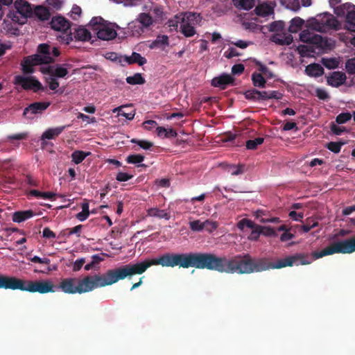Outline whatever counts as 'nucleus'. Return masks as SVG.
<instances>
[{"mask_svg": "<svg viewBox=\"0 0 355 355\" xmlns=\"http://www.w3.org/2000/svg\"><path fill=\"white\" fill-rule=\"evenodd\" d=\"M150 267L161 265L162 267L179 266L188 268L216 270L228 274H243V254H236L230 259L225 256L218 257L212 253H166L157 258L149 259Z\"/></svg>", "mask_w": 355, "mask_h": 355, "instance_id": "1", "label": "nucleus"}, {"mask_svg": "<svg viewBox=\"0 0 355 355\" xmlns=\"http://www.w3.org/2000/svg\"><path fill=\"white\" fill-rule=\"evenodd\" d=\"M355 252V235L352 237L334 243L320 252L315 251L309 254L297 253L279 259L276 263L270 262L266 258H253L250 254H243V274L259 272L269 269H279L293 265H309L313 260L335 253L351 254Z\"/></svg>", "mask_w": 355, "mask_h": 355, "instance_id": "2", "label": "nucleus"}, {"mask_svg": "<svg viewBox=\"0 0 355 355\" xmlns=\"http://www.w3.org/2000/svg\"><path fill=\"white\" fill-rule=\"evenodd\" d=\"M150 268L149 259L136 263H129L112 270H108L103 275H93L96 288L112 285L119 280L135 275L143 274Z\"/></svg>", "mask_w": 355, "mask_h": 355, "instance_id": "3", "label": "nucleus"}, {"mask_svg": "<svg viewBox=\"0 0 355 355\" xmlns=\"http://www.w3.org/2000/svg\"><path fill=\"white\" fill-rule=\"evenodd\" d=\"M0 288L20 290L29 293L45 294L54 293L55 286L49 280H24L13 276L0 275Z\"/></svg>", "mask_w": 355, "mask_h": 355, "instance_id": "4", "label": "nucleus"}, {"mask_svg": "<svg viewBox=\"0 0 355 355\" xmlns=\"http://www.w3.org/2000/svg\"><path fill=\"white\" fill-rule=\"evenodd\" d=\"M60 54L59 49L51 47L46 43L40 44L37 47L36 53L25 57L21 62V69L25 74H31L34 72V66L49 64L55 62V57Z\"/></svg>", "mask_w": 355, "mask_h": 355, "instance_id": "5", "label": "nucleus"}, {"mask_svg": "<svg viewBox=\"0 0 355 355\" xmlns=\"http://www.w3.org/2000/svg\"><path fill=\"white\" fill-rule=\"evenodd\" d=\"M58 288L64 293L75 294L88 293L96 288L93 275H87L82 279L77 278H65L61 280Z\"/></svg>", "mask_w": 355, "mask_h": 355, "instance_id": "6", "label": "nucleus"}, {"mask_svg": "<svg viewBox=\"0 0 355 355\" xmlns=\"http://www.w3.org/2000/svg\"><path fill=\"white\" fill-rule=\"evenodd\" d=\"M338 20L331 14L325 12L317 16L311 26L314 31L326 33L331 29H337Z\"/></svg>", "mask_w": 355, "mask_h": 355, "instance_id": "7", "label": "nucleus"}, {"mask_svg": "<svg viewBox=\"0 0 355 355\" xmlns=\"http://www.w3.org/2000/svg\"><path fill=\"white\" fill-rule=\"evenodd\" d=\"M15 6L16 11L13 12L10 11L8 16H9L12 21L22 24L25 22L26 18L32 14L31 5L26 1H19L15 3Z\"/></svg>", "mask_w": 355, "mask_h": 355, "instance_id": "8", "label": "nucleus"}, {"mask_svg": "<svg viewBox=\"0 0 355 355\" xmlns=\"http://www.w3.org/2000/svg\"><path fill=\"white\" fill-rule=\"evenodd\" d=\"M13 83L15 85L21 86L24 90H33L34 92L45 90L42 83L33 76H15Z\"/></svg>", "mask_w": 355, "mask_h": 355, "instance_id": "9", "label": "nucleus"}, {"mask_svg": "<svg viewBox=\"0 0 355 355\" xmlns=\"http://www.w3.org/2000/svg\"><path fill=\"white\" fill-rule=\"evenodd\" d=\"M300 40L302 42L314 44L320 49L326 47L327 43L326 39L309 30L302 31L300 34Z\"/></svg>", "mask_w": 355, "mask_h": 355, "instance_id": "10", "label": "nucleus"}, {"mask_svg": "<svg viewBox=\"0 0 355 355\" xmlns=\"http://www.w3.org/2000/svg\"><path fill=\"white\" fill-rule=\"evenodd\" d=\"M40 71L43 74L54 76L57 78H65L69 73L68 69L63 67V66L61 64L42 67L40 68Z\"/></svg>", "mask_w": 355, "mask_h": 355, "instance_id": "11", "label": "nucleus"}, {"mask_svg": "<svg viewBox=\"0 0 355 355\" xmlns=\"http://www.w3.org/2000/svg\"><path fill=\"white\" fill-rule=\"evenodd\" d=\"M94 29L97 31L96 35L98 38L101 40H111L117 35L115 28L110 25L104 24L101 27H96Z\"/></svg>", "mask_w": 355, "mask_h": 355, "instance_id": "12", "label": "nucleus"}, {"mask_svg": "<svg viewBox=\"0 0 355 355\" xmlns=\"http://www.w3.org/2000/svg\"><path fill=\"white\" fill-rule=\"evenodd\" d=\"M189 227L194 232H200L204 229H206L209 232H212L218 227V224L216 222H213L209 220H206L205 222L196 220L189 222Z\"/></svg>", "mask_w": 355, "mask_h": 355, "instance_id": "13", "label": "nucleus"}, {"mask_svg": "<svg viewBox=\"0 0 355 355\" xmlns=\"http://www.w3.org/2000/svg\"><path fill=\"white\" fill-rule=\"evenodd\" d=\"M51 105L50 102H35L26 107L23 114L28 116L31 114H41L46 110Z\"/></svg>", "mask_w": 355, "mask_h": 355, "instance_id": "14", "label": "nucleus"}, {"mask_svg": "<svg viewBox=\"0 0 355 355\" xmlns=\"http://www.w3.org/2000/svg\"><path fill=\"white\" fill-rule=\"evenodd\" d=\"M347 80V76L342 71H334L327 76V82L329 85L334 87H338L343 85Z\"/></svg>", "mask_w": 355, "mask_h": 355, "instance_id": "15", "label": "nucleus"}, {"mask_svg": "<svg viewBox=\"0 0 355 355\" xmlns=\"http://www.w3.org/2000/svg\"><path fill=\"white\" fill-rule=\"evenodd\" d=\"M50 26L55 31L67 32L70 28V22L64 17L58 16L51 19Z\"/></svg>", "mask_w": 355, "mask_h": 355, "instance_id": "16", "label": "nucleus"}, {"mask_svg": "<svg viewBox=\"0 0 355 355\" xmlns=\"http://www.w3.org/2000/svg\"><path fill=\"white\" fill-rule=\"evenodd\" d=\"M234 78L229 74L223 73L220 76L215 77L211 80V85L225 89L230 85H233Z\"/></svg>", "mask_w": 355, "mask_h": 355, "instance_id": "17", "label": "nucleus"}, {"mask_svg": "<svg viewBox=\"0 0 355 355\" xmlns=\"http://www.w3.org/2000/svg\"><path fill=\"white\" fill-rule=\"evenodd\" d=\"M34 215L35 213L31 209L18 211L13 214L12 219L13 222L19 223L32 218Z\"/></svg>", "mask_w": 355, "mask_h": 355, "instance_id": "18", "label": "nucleus"}, {"mask_svg": "<svg viewBox=\"0 0 355 355\" xmlns=\"http://www.w3.org/2000/svg\"><path fill=\"white\" fill-rule=\"evenodd\" d=\"M258 101L269 99H281L282 94L277 91H259L257 90Z\"/></svg>", "mask_w": 355, "mask_h": 355, "instance_id": "19", "label": "nucleus"}, {"mask_svg": "<svg viewBox=\"0 0 355 355\" xmlns=\"http://www.w3.org/2000/svg\"><path fill=\"white\" fill-rule=\"evenodd\" d=\"M305 72L309 76L320 77L324 73V69L319 64H311L306 67Z\"/></svg>", "mask_w": 355, "mask_h": 355, "instance_id": "20", "label": "nucleus"}, {"mask_svg": "<svg viewBox=\"0 0 355 355\" xmlns=\"http://www.w3.org/2000/svg\"><path fill=\"white\" fill-rule=\"evenodd\" d=\"M271 40L279 45H289L293 42L291 35L275 34L272 36Z\"/></svg>", "mask_w": 355, "mask_h": 355, "instance_id": "21", "label": "nucleus"}, {"mask_svg": "<svg viewBox=\"0 0 355 355\" xmlns=\"http://www.w3.org/2000/svg\"><path fill=\"white\" fill-rule=\"evenodd\" d=\"M65 126H60L55 128H49L46 130L42 135V140L53 139L60 135L64 130Z\"/></svg>", "mask_w": 355, "mask_h": 355, "instance_id": "22", "label": "nucleus"}, {"mask_svg": "<svg viewBox=\"0 0 355 355\" xmlns=\"http://www.w3.org/2000/svg\"><path fill=\"white\" fill-rule=\"evenodd\" d=\"M73 37L76 40L89 41L91 39V33L85 28L79 27L75 30Z\"/></svg>", "mask_w": 355, "mask_h": 355, "instance_id": "23", "label": "nucleus"}, {"mask_svg": "<svg viewBox=\"0 0 355 355\" xmlns=\"http://www.w3.org/2000/svg\"><path fill=\"white\" fill-rule=\"evenodd\" d=\"M128 28L130 32L131 35L134 37H138L141 35L145 30V28L138 22V21H137V19L130 22L128 24Z\"/></svg>", "mask_w": 355, "mask_h": 355, "instance_id": "24", "label": "nucleus"}, {"mask_svg": "<svg viewBox=\"0 0 355 355\" xmlns=\"http://www.w3.org/2000/svg\"><path fill=\"white\" fill-rule=\"evenodd\" d=\"M125 60L129 64L137 63L139 66H143L147 62L146 58L136 52H133L130 56H125Z\"/></svg>", "mask_w": 355, "mask_h": 355, "instance_id": "25", "label": "nucleus"}, {"mask_svg": "<svg viewBox=\"0 0 355 355\" xmlns=\"http://www.w3.org/2000/svg\"><path fill=\"white\" fill-rule=\"evenodd\" d=\"M34 13L35 16L41 21H45L50 18L51 12L45 6H38L35 8Z\"/></svg>", "mask_w": 355, "mask_h": 355, "instance_id": "26", "label": "nucleus"}, {"mask_svg": "<svg viewBox=\"0 0 355 355\" xmlns=\"http://www.w3.org/2000/svg\"><path fill=\"white\" fill-rule=\"evenodd\" d=\"M46 83L48 84L49 89L55 91V93L61 94L64 91V87L58 89L60 83L58 78L54 76H49V77L46 78Z\"/></svg>", "mask_w": 355, "mask_h": 355, "instance_id": "27", "label": "nucleus"}, {"mask_svg": "<svg viewBox=\"0 0 355 355\" xmlns=\"http://www.w3.org/2000/svg\"><path fill=\"white\" fill-rule=\"evenodd\" d=\"M157 135L159 137L173 138L177 136V132L173 128L166 129L164 127L158 126L156 128Z\"/></svg>", "mask_w": 355, "mask_h": 355, "instance_id": "28", "label": "nucleus"}, {"mask_svg": "<svg viewBox=\"0 0 355 355\" xmlns=\"http://www.w3.org/2000/svg\"><path fill=\"white\" fill-rule=\"evenodd\" d=\"M148 215L152 217H156L158 218H164L166 220H169L171 218L170 214L166 212L163 209H159L157 208H150L148 210Z\"/></svg>", "mask_w": 355, "mask_h": 355, "instance_id": "29", "label": "nucleus"}, {"mask_svg": "<svg viewBox=\"0 0 355 355\" xmlns=\"http://www.w3.org/2000/svg\"><path fill=\"white\" fill-rule=\"evenodd\" d=\"M168 45V37L167 35H158L157 38L150 44V48L154 49L156 47L164 48Z\"/></svg>", "mask_w": 355, "mask_h": 355, "instance_id": "30", "label": "nucleus"}, {"mask_svg": "<svg viewBox=\"0 0 355 355\" xmlns=\"http://www.w3.org/2000/svg\"><path fill=\"white\" fill-rule=\"evenodd\" d=\"M136 19L145 29L150 27L153 22L152 17L145 12L140 13Z\"/></svg>", "mask_w": 355, "mask_h": 355, "instance_id": "31", "label": "nucleus"}, {"mask_svg": "<svg viewBox=\"0 0 355 355\" xmlns=\"http://www.w3.org/2000/svg\"><path fill=\"white\" fill-rule=\"evenodd\" d=\"M304 22V20L299 17L293 18L291 21L288 28L289 32L293 33H297L301 29Z\"/></svg>", "mask_w": 355, "mask_h": 355, "instance_id": "32", "label": "nucleus"}, {"mask_svg": "<svg viewBox=\"0 0 355 355\" xmlns=\"http://www.w3.org/2000/svg\"><path fill=\"white\" fill-rule=\"evenodd\" d=\"M252 81L253 85L256 87L264 88L266 87V80L261 73H253L252 74Z\"/></svg>", "mask_w": 355, "mask_h": 355, "instance_id": "33", "label": "nucleus"}, {"mask_svg": "<svg viewBox=\"0 0 355 355\" xmlns=\"http://www.w3.org/2000/svg\"><path fill=\"white\" fill-rule=\"evenodd\" d=\"M348 8L349 10L347 12L346 21L349 25V28L355 31V6L352 5Z\"/></svg>", "mask_w": 355, "mask_h": 355, "instance_id": "34", "label": "nucleus"}, {"mask_svg": "<svg viewBox=\"0 0 355 355\" xmlns=\"http://www.w3.org/2000/svg\"><path fill=\"white\" fill-rule=\"evenodd\" d=\"M200 18V15L196 13L193 12H186L184 14L182 19V23H188L189 24H191L194 26L196 24L198 19Z\"/></svg>", "mask_w": 355, "mask_h": 355, "instance_id": "35", "label": "nucleus"}, {"mask_svg": "<svg viewBox=\"0 0 355 355\" xmlns=\"http://www.w3.org/2000/svg\"><path fill=\"white\" fill-rule=\"evenodd\" d=\"M234 6L240 9L248 10L254 5V0H233Z\"/></svg>", "mask_w": 355, "mask_h": 355, "instance_id": "36", "label": "nucleus"}, {"mask_svg": "<svg viewBox=\"0 0 355 355\" xmlns=\"http://www.w3.org/2000/svg\"><path fill=\"white\" fill-rule=\"evenodd\" d=\"M128 106H120L114 110V112H118V115L124 116L125 119L128 120H132L134 119L135 115V112L134 110L130 112H126L125 110V108H128Z\"/></svg>", "mask_w": 355, "mask_h": 355, "instance_id": "37", "label": "nucleus"}, {"mask_svg": "<svg viewBox=\"0 0 355 355\" xmlns=\"http://www.w3.org/2000/svg\"><path fill=\"white\" fill-rule=\"evenodd\" d=\"M182 33L185 37H191L195 35L196 30L194 28V26L191 24H189L188 23H180V26Z\"/></svg>", "mask_w": 355, "mask_h": 355, "instance_id": "38", "label": "nucleus"}, {"mask_svg": "<svg viewBox=\"0 0 355 355\" xmlns=\"http://www.w3.org/2000/svg\"><path fill=\"white\" fill-rule=\"evenodd\" d=\"M126 82L130 85H142L146 80L139 73H135L132 76L126 78Z\"/></svg>", "mask_w": 355, "mask_h": 355, "instance_id": "39", "label": "nucleus"}, {"mask_svg": "<svg viewBox=\"0 0 355 355\" xmlns=\"http://www.w3.org/2000/svg\"><path fill=\"white\" fill-rule=\"evenodd\" d=\"M245 171V166L244 164L239 165H230L227 168V172L232 175H238L243 174Z\"/></svg>", "mask_w": 355, "mask_h": 355, "instance_id": "40", "label": "nucleus"}, {"mask_svg": "<svg viewBox=\"0 0 355 355\" xmlns=\"http://www.w3.org/2000/svg\"><path fill=\"white\" fill-rule=\"evenodd\" d=\"M255 11L257 15L266 17L272 12V8L267 4H261L257 6Z\"/></svg>", "mask_w": 355, "mask_h": 355, "instance_id": "41", "label": "nucleus"}, {"mask_svg": "<svg viewBox=\"0 0 355 355\" xmlns=\"http://www.w3.org/2000/svg\"><path fill=\"white\" fill-rule=\"evenodd\" d=\"M89 154V153H86L82 150H75L71 154L72 161L76 164H78L81 163Z\"/></svg>", "mask_w": 355, "mask_h": 355, "instance_id": "42", "label": "nucleus"}, {"mask_svg": "<svg viewBox=\"0 0 355 355\" xmlns=\"http://www.w3.org/2000/svg\"><path fill=\"white\" fill-rule=\"evenodd\" d=\"M264 139L262 137H257L254 139H249L246 141V148L249 150H254L259 145L263 144Z\"/></svg>", "mask_w": 355, "mask_h": 355, "instance_id": "43", "label": "nucleus"}, {"mask_svg": "<svg viewBox=\"0 0 355 355\" xmlns=\"http://www.w3.org/2000/svg\"><path fill=\"white\" fill-rule=\"evenodd\" d=\"M281 3L293 11H297L300 8L299 0H281Z\"/></svg>", "mask_w": 355, "mask_h": 355, "instance_id": "44", "label": "nucleus"}, {"mask_svg": "<svg viewBox=\"0 0 355 355\" xmlns=\"http://www.w3.org/2000/svg\"><path fill=\"white\" fill-rule=\"evenodd\" d=\"M144 156L141 154L130 155L126 157L128 164H140L144 160Z\"/></svg>", "mask_w": 355, "mask_h": 355, "instance_id": "45", "label": "nucleus"}, {"mask_svg": "<svg viewBox=\"0 0 355 355\" xmlns=\"http://www.w3.org/2000/svg\"><path fill=\"white\" fill-rule=\"evenodd\" d=\"M89 215V205L88 203H83L82 205V211L79 212L76 215V218L80 221H84L86 220Z\"/></svg>", "mask_w": 355, "mask_h": 355, "instance_id": "46", "label": "nucleus"}, {"mask_svg": "<svg viewBox=\"0 0 355 355\" xmlns=\"http://www.w3.org/2000/svg\"><path fill=\"white\" fill-rule=\"evenodd\" d=\"M351 6L352 4L350 3L338 6L334 8V13L338 17L347 16V10H349L348 7Z\"/></svg>", "mask_w": 355, "mask_h": 355, "instance_id": "47", "label": "nucleus"}, {"mask_svg": "<svg viewBox=\"0 0 355 355\" xmlns=\"http://www.w3.org/2000/svg\"><path fill=\"white\" fill-rule=\"evenodd\" d=\"M131 142L133 144H137L138 146H140V148L144 149V150H148L151 147L153 146V143L149 141L146 140H139L137 139H132L131 140Z\"/></svg>", "mask_w": 355, "mask_h": 355, "instance_id": "48", "label": "nucleus"}, {"mask_svg": "<svg viewBox=\"0 0 355 355\" xmlns=\"http://www.w3.org/2000/svg\"><path fill=\"white\" fill-rule=\"evenodd\" d=\"M318 225V222L315 221L313 219L308 218L306 220L305 224L302 226V230L304 232H309L311 229L317 227Z\"/></svg>", "mask_w": 355, "mask_h": 355, "instance_id": "49", "label": "nucleus"}, {"mask_svg": "<svg viewBox=\"0 0 355 355\" xmlns=\"http://www.w3.org/2000/svg\"><path fill=\"white\" fill-rule=\"evenodd\" d=\"M284 28V23L282 21L272 22L269 26V31L271 32L282 31Z\"/></svg>", "mask_w": 355, "mask_h": 355, "instance_id": "50", "label": "nucleus"}, {"mask_svg": "<svg viewBox=\"0 0 355 355\" xmlns=\"http://www.w3.org/2000/svg\"><path fill=\"white\" fill-rule=\"evenodd\" d=\"M322 64L327 69H331L337 68L338 62L335 58H323Z\"/></svg>", "mask_w": 355, "mask_h": 355, "instance_id": "51", "label": "nucleus"}, {"mask_svg": "<svg viewBox=\"0 0 355 355\" xmlns=\"http://www.w3.org/2000/svg\"><path fill=\"white\" fill-rule=\"evenodd\" d=\"M352 118V114L349 112H343L339 114L336 118V121L338 124H343L349 121Z\"/></svg>", "mask_w": 355, "mask_h": 355, "instance_id": "52", "label": "nucleus"}, {"mask_svg": "<svg viewBox=\"0 0 355 355\" xmlns=\"http://www.w3.org/2000/svg\"><path fill=\"white\" fill-rule=\"evenodd\" d=\"M344 143L331 141L327 144V148L334 153H338L340 151L341 146Z\"/></svg>", "mask_w": 355, "mask_h": 355, "instance_id": "53", "label": "nucleus"}, {"mask_svg": "<svg viewBox=\"0 0 355 355\" xmlns=\"http://www.w3.org/2000/svg\"><path fill=\"white\" fill-rule=\"evenodd\" d=\"M252 230V231L249 236V239L250 240H254V241L258 240L260 234H261L262 226L256 225L255 227H254V228Z\"/></svg>", "mask_w": 355, "mask_h": 355, "instance_id": "54", "label": "nucleus"}, {"mask_svg": "<svg viewBox=\"0 0 355 355\" xmlns=\"http://www.w3.org/2000/svg\"><path fill=\"white\" fill-rule=\"evenodd\" d=\"M345 69L348 73L355 74V58L347 60Z\"/></svg>", "mask_w": 355, "mask_h": 355, "instance_id": "55", "label": "nucleus"}, {"mask_svg": "<svg viewBox=\"0 0 355 355\" xmlns=\"http://www.w3.org/2000/svg\"><path fill=\"white\" fill-rule=\"evenodd\" d=\"M245 98L248 100L258 101L257 89H252L244 93Z\"/></svg>", "mask_w": 355, "mask_h": 355, "instance_id": "56", "label": "nucleus"}, {"mask_svg": "<svg viewBox=\"0 0 355 355\" xmlns=\"http://www.w3.org/2000/svg\"><path fill=\"white\" fill-rule=\"evenodd\" d=\"M256 224L249 220V219H247V218H244L243 220H241L239 223H238V227L239 229H243L244 226H246L247 227L250 228V229H253L254 227H255Z\"/></svg>", "mask_w": 355, "mask_h": 355, "instance_id": "57", "label": "nucleus"}, {"mask_svg": "<svg viewBox=\"0 0 355 355\" xmlns=\"http://www.w3.org/2000/svg\"><path fill=\"white\" fill-rule=\"evenodd\" d=\"M315 96L320 100H327L330 98L327 92L322 88H318L315 90Z\"/></svg>", "mask_w": 355, "mask_h": 355, "instance_id": "58", "label": "nucleus"}, {"mask_svg": "<svg viewBox=\"0 0 355 355\" xmlns=\"http://www.w3.org/2000/svg\"><path fill=\"white\" fill-rule=\"evenodd\" d=\"M133 178L132 175H130L123 172H119L116 176V180L119 182H126Z\"/></svg>", "mask_w": 355, "mask_h": 355, "instance_id": "59", "label": "nucleus"}, {"mask_svg": "<svg viewBox=\"0 0 355 355\" xmlns=\"http://www.w3.org/2000/svg\"><path fill=\"white\" fill-rule=\"evenodd\" d=\"M81 12H82L81 8L78 6L74 5L72 7L70 17L73 19L76 20L80 16Z\"/></svg>", "mask_w": 355, "mask_h": 355, "instance_id": "60", "label": "nucleus"}, {"mask_svg": "<svg viewBox=\"0 0 355 355\" xmlns=\"http://www.w3.org/2000/svg\"><path fill=\"white\" fill-rule=\"evenodd\" d=\"M28 134L26 132H21L15 135H8L7 137L8 140H23L26 139Z\"/></svg>", "mask_w": 355, "mask_h": 355, "instance_id": "61", "label": "nucleus"}, {"mask_svg": "<svg viewBox=\"0 0 355 355\" xmlns=\"http://www.w3.org/2000/svg\"><path fill=\"white\" fill-rule=\"evenodd\" d=\"M240 55L241 53H239L237 50L233 47H230L228 50L225 53V56L228 59L239 56Z\"/></svg>", "mask_w": 355, "mask_h": 355, "instance_id": "62", "label": "nucleus"}, {"mask_svg": "<svg viewBox=\"0 0 355 355\" xmlns=\"http://www.w3.org/2000/svg\"><path fill=\"white\" fill-rule=\"evenodd\" d=\"M261 234L268 236H275V230L270 227H262Z\"/></svg>", "mask_w": 355, "mask_h": 355, "instance_id": "63", "label": "nucleus"}, {"mask_svg": "<svg viewBox=\"0 0 355 355\" xmlns=\"http://www.w3.org/2000/svg\"><path fill=\"white\" fill-rule=\"evenodd\" d=\"M104 19L102 17H93L90 21V25L92 26L101 27L104 25Z\"/></svg>", "mask_w": 355, "mask_h": 355, "instance_id": "64", "label": "nucleus"}]
</instances>
